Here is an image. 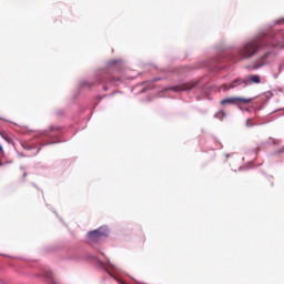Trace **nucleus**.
Returning <instances> with one entry per match:
<instances>
[{
	"instance_id": "8",
	"label": "nucleus",
	"mask_w": 284,
	"mask_h": 284,
	"mask_svg": "<svg viewBox=\"0 0 284 284\" xmlns=\"http://www.w3.org/2000/svg\"><path fill=\"white\" fill-rule=\"evenodd\" d=\"M19 174H21V181H26V176H28V172L26 171V169L21 168L19 171Z\"/></svg>"
},
{
	"instance_id": "3",
	"label": "nucleus",
	"mask_w": 284,
	"mask_h": 284,
	"mask_svg": "<svg viewBox=\"0 0 284 284\" xmlns=\"http://www.w3.org/2000/svg\"><path fill=\"white\" fill-rule=\"evenodd\" d=\"M103 239H108V229L103 226L88 234L90 243H99V241H103Z\"/></svg>"
},
{
	"instance_id": "16",
	"label": "nucleus",
	"mask_w": 284,
	"mask_h": 284,
	"mask_svg": "<svg viewBox=\"0 0 284 284\" xmlns=\"http://www.w3.org/2000/svg\"><path fill=\"white\" fill-rule=\"evenodd\" d=\"M3 166V162L0 161V168Z\"/></svg>"
},
{
	"instance_id": "10",
	"label": "nucleus",
	"mask_w": 284,
	"mask_h": 284,
	"mask_svg": "<svg viewBox=\"0 0 284 284\" xmlns=\"http://www.w3.org/2000/svg\"><path fill=\"white\" fill-rule=\"evenodd\" d=\"M120 81H121V78L113 77L111 79V83H113L114 85H116Z\"/></svg>"
},
{
	"instance_id": "17",
	"label": "nucleus",
	"mask_w": 284,
	"mask_h": 284,
	"mask_svg": "<svg viewBox=\"0 0 284 284\" xmlns=\"http://www.w3.org/2000/svg\"><path fill=\"white\" fill-rule=\"evenodd\" d=\"M256 150H261V148H257Z\"/></svg>"
},
{
	"instance_id": "2",
	"label": "nucleus",
	"mask_w": 284,
	"mask_h": 284,
	"mask_svg": "<svg viewBox=\"0 0 284 284\" xmlns=\"http://www.w3.org/2000/svg\"><path fill=\"white\" fill-rule=\"evenodd\" d=\"M254 101L253 98H241L233 97L221 100V105H247V103H252Z\"/></svg>"
},
{
	"instance_id": "1",
	"label": "nucleus",
	"mask_w": 284,
	"mask_h": 284,
	"mask_svg": "<svg viewBox=\"0 0 284 284\" xmlns=\"http://www.w3.org/2000/svg\"><path fill=\"white\" fill-rule=\"evenodd\" d=\"M263 44L261 38H254L246 42L240 50V57L242 59H252L255 57L261 50V45Z\"/></svg>"
},
{
	"instance_id": "9",
	"label": "nucleus",
	"mask_w": 284,
	"mask_h": 284,
	"mask_svg": "<svg viewBox=\"0 0 284 284\" xmlns=\"http://www.w3.org/2000/svg\"><path fill=\"white\" fill-rule=\"evenodd\" d=\"M215 118H216V119H221V120L225 119V111H219V112L215 114Z\"/></svg>"
},
{
	"instance_id": "6",
	"label": "nucleus",
	"mask_w": 284,
	"mask_h": 284,
	"mask_svg": "<svg viewBox=\"0 0 284 284\" xmlns=\"http://www.w3.org/2000/svg\"><path fill=\"white\" fill-rule=\"evenodd\" d=\"M267 57H270V52L268 53H265L258 63H255L253 65V70H258V68H263V65H265L267 62L265 61V59H267Z\"/></svg>"
},
{
	"instance_id": "5",
	"label": "nucleus",
	"mask_w": 284,
	"mask_h": 284,
	"mask_svg": "<svg viewBox=\"0 0 284 284\" xmlns=\"http://www.w3.org/2000/svg\"><path fill=\"white\" fill-rule=\"evenodd\" d=\"M243 84L247 85V81H245L243 79H236L230 84H223L222 90H224V91L234 90V88H237V85H243Z\"/></svg>"
},
{
	"instance_id": "12",
	"label": "nucleus",
	"mask_w": 284,
	"mask_h": 284,
	"mask_svg": "<svg viewBox=\"0 0 284 284\" xmlns=\"http://www.w3.org/2000/svg\"><path fill=\"white\" fill-rule=\"evenodd\" d=\"M116 63H119V61L112 60V61L109 62V65H116Z\"/></svg>"
},
{
	"instance_id": "11",
	"label": "nucleus",
	"mask_w": 284,
	"mask_h": 284,
	"mask_svg": "<svg viewBox=\"0 0 284 284\" xmlns=\"http://www.w3.org/2000/svg\"><path fill=\"white\" fill-rule=\"evenodd\" d=\"M246 125L247 128H254V123L250 119L246 121Z\"/></svg>"
},
{
	"instance_id": "13",
	"label": "nucleus",
	"mask_w": 284,
	"mask_h": 284,
	"mask_svg": "<svg viewBox=\"0 0 284 284\" xmlns=\"http://www.w3.org/2000/svg\"><path fill=\"white\" fill-rule=\"evenodd\" d=\"M277 23H278L280 26H283V23H284V18L280 19V20L277 21Z\"/></svg>"
},
{
	"instance_id": "18",
	"label": "nucleus",
	"mask_w": 284,
	"mask_h": 284,
	"mask_svg": "<svg viewBox=\"0 0 284 284\" xmlns=\"http://www.w3.org/2000/svg\"><path fill=\"white\" fill-rule=\"evenodd\" d=\"M281 48H284V45H281Z\"/></svg>"
},
{
	"instance_id": "4",
	"label": "nucleus",
	"mask_w": 284,
	"mask_h": 284,
	"mask_svg": "<svg viewBox=\"0 0 284 284\" xmlns=\"http://www.w3.org/2000/svg\"><path fill=\"white\" fill-rule=\"evenodd\" d=\"M195 85L196 83L189 82V83H183L180 85L172 87L169 90H172L173 92H187V90H192V88H194Z\"/></svg>"
},
{
	"instance_id": "15",
	"label": "nucleus",
	"mask_w": 284,
	"mask_h": 284,
	"mask_svg": "<svg viewBox=\"0 0 284 284\" xmlns=\"http://www.w3.org/2000/svg\"><path fill=\"white\" fill-rule=\"evenodd\" d=\"M0 153L3 154V146L0 144Z\"/></svg>"
},
{
	"instance_id": "14",
	"label": "nucleus",
	"mask_w": 284,
	"mask_h": 284,
	"mask_svg": "<svg viewBox=\"0 0 284 284\" xmlns=\"http://www.w3.org/2000/svg\"><path fill=\"white\" fill-rule=\"evenodd\" d=\"M277 152H278V154H283L284 153V146L282 149H280Z\"/></svg>"
},
{
	"instance_id": "7",
	"label": "nucleus",
	"mask_w": 284,
	"mask_h": 284,
	"mask_svg": "<svg viewBox=\"0 0 284 284\" xmlns=\"http://www.w3.org/2000/svg\"><path fill=\"white\" fill-rule=\"evenodd\" d=\"M246 81H248L250 83L258 84V83H261V75H256V74L248 75L246 78Z\"/></svg>"
}]
</instances>
